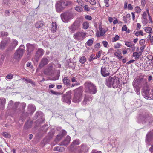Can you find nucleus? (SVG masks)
<instances>
[{"mask_svg": "<svg viewBox=\"0 0 153 153\" xmlns=\"http://www.w3.org/2000/svg\"><path fill=\"white\" fill-rule=\"evenodd\" d=\"M74 96L73 102L75 103L79 102L82 97L83 92V87L81 86L73 90Z\"/></svg>", "mask_w": 153, "mask_h": 153, "instance_id": "nucleus-1", "label": "nucleus"}, {"mask_svg": "<svg viewBox=\"0 0 153 153\" xmlns=\"http://www.w3.org/2000/svg\"><path fill=\"white\" fill-rule=\"evenodd\" d=\"M85 92L92 94H95L97 92V89L95 85L90 81H86L84 84Z\"/></svg>", "mask_w": 153, "mask_h": 153, "instance_id": "nucleus-2", "label": "nucleus"}, {"mask_svg": "<svg viewBox=\"0 0 153 153\" xmlns=\"http://www.w3.org/2000/svg\"><path fill=\"white\" fill-rule=\"evenodd\" d=\"M81 23V20L77 19L69 27L70 32L74 33L76 30H78L80 27Z\"/></svg>", "mask_w": 153, "mask_h": 153, "instance_id": "nucleus-3", "label": "nucleus"}, {"mask_svg": "<svg viewBox=\"0 0 153 153\" xmlns=\"http://www.w3.org/2000/svg\"><path fill=\"white\" fill-rule=\"evenodd\" d=\"M62 20L64 22H67L73 17V14L71 12H65L61 14Z\"/></svg>", "mask_w": 153, "mask_h": 153, "instance_id": "nucleus-4", "label": "nucleus"}, {"mask_svg": "<svg viewBox=\"0 0 153 153\" xmlns=\"http://www.w3.org/2000/svg\"><path fill=\"white\" fill-rule=\"evenodd\" d=\"M24 51V46L23 45H21L15 53L14 56V59H18L21 58L22 56Z\"/></svg>", "mask_w": 153, "mask_h": 153, "instance_id": "nucleus-5", "label": "nucleus"}, {"mask_svg": "<svg viewBox=\"0 0 153 153\" xmlns=\"http://www.w3.org/2000/svg\"><path fill=\"white\" fill-rule=\"evenodd\" d=\"M71 91L67 92L66 94H64L62 97V100L63 101L67 103L70 104L71 102Z\"/></svg>", "mask_w": 153, "mask_h": 153, "instance_id": "nucleus-6", "label": "nucleus"}, {"mask_svg": "<svg viewBox=\"0 0 153 153\" xmlns=\"http://www.w3.org/2000/svg\"><path fill=\"white\" fill-rule=\"evenodd\" d=\"M153 141V130L148 133L146 137V142L148 144L150 142Z\"/></svg>", "mask_w": 153, "mask_h": 153, "instance_id": "nucleus-7", "label": "nucleus"}, {"mask_svg": "<svg viewBox=\"0 0 153 153\" xmlns=\"http://www.w3.org/2000/svg\"><path fill=\"white\" fill-rule=\"evenodd\" d=\"M86 33L83 32L78 31L74 34V38H84L85 37Z\"/></svg>", "mask_w": 153, "mask_h": 153, "instance_id": "nucleus-8", "label": "nucleus"}, {"mask_svg": "<svg viewBox=\"0 0 153 153\" xmlns=\"http://www.w3.org/2000/svg\"><path fill=\"white\" fill-rule=\"evenodd\" d=\"M44 50L41 48H39L37 51L35 56V58L36 60L38 61L39 58L42 57L44 54Z\"/></svg>", "mask_w": 153, "mask_h": 153, "instance_id": "nucleus-9", "label": "nucleus"}, {"mask_svg": "<svg viewBox=\"0 0 153 153\" xmlns=\"http://www.w3.org/2000/svg\"><path fill=\"white\" fill-rule=\"evenodd\" d=\"M27 54L30 55L33 53L35 47L34 45L28 43L27 45Z\"/></svg>", "mask_w": 153, "mask_h": 153, "instance_id": "nucleus-10", "label": "nucleus"}, {"mask_svg": "<svg viewBox=\"0 0 153 153\" xmlns=\"http://www.w3.org/2000/svg\"><path fill=\"white\" fill-rule=\"evenodd\" d=\"M49 62L48 59L46 58H43L39 65V67L41 68L44 66L46 65Z\"/></svg>", "mask_w": 153, "mask_h": 153, "instance_id": "nucleus-11", "label": "nucleus"}, {"mask_svg": "<svg viewBox=\"0 0 153 153\" xmlns=\"http://www.w3.org/2000/svg\"><path fill=\"white\" fill-rule=\"evenodd\" d=\"M101 72L102 75L105 77L108 76L110 75L109 72L106 70V68L105 67H102Z\"/></svg>", "mask_w": 153, "mask_h": 153, "instance_id": "nucleus-12", "label": "nucleus"}, {"mask_svg": "<svg viewBox=\"0 0 153 153\" xmlns=\"http://www.w3.org/2000/svg\"><path fill=\"white\" fill-rule=\"evenodd\" d=\"M147 13L145 11L144 12L142 15V19L143 24L146 25L148 22L147 19Z\"/></svg>", "mask_w": 153, "mask_h": 153, "instance_id": "nucleus-13", "label": "nucleus"}, {"mask_svg": "<svg viewBox=\"0 0 153 153\" xmlns=\"http://www.w3.org/2000/svg\"><path fill=\"white\" fill-rule=\"evenodd\" d=\"M61 5L64 8L66 6L72 5L73 4L72 2L69 1H61Z\"/></svg>", "mask_w": 153, "mask_h": 153, "instance_id": "nucleus-14", "label": "nucleus"}, {"mask_svg": "<svg viewBox=\"0 0 153 153\" xmlns=\"http://www.w3.org/2000/svg\"><path fill=\"white\" fill-rule=\"evenodd\" d=\"M71 139L70 136H67L66 137L64 140L61 142L62 145L66 146L68 145L70 143Z\"/></svg>", "mask_w": 153, "mask_h": 153, "instance_id": "nucleus-15", "label": "nucleus"}, {"mask_svg": "<svg viewBox=\"0 0 153 153\" xmlns=\"http://www.w3.org/2000/svg\"><path fill=\"white\" fill-rule=\"evenodd\" d=\"M99 32L97 33L96 34V36L98 37L103 36L105 32V30L102 28L101 25L99 26Z\"/></svg>", "mask_w": 153, "mask_h": 153, "instance_id": "nucleus-16", "label": "nucleus"}, {"mask_svg": "<svg viewBox=\"0 0 153 153\" xmlns=\"http://www.w3.org/2000/svg\"><path fill=\"white\" fill-rule=\"evenodd\" d=\"M114 80V77H109L106 80V85L108 87H111L113 86V81Z\"/></svg>", "mask_w": 153, "mask_h": 153, "instance_id": "nucleus-17", "label": "nucleus"}, {"mask_svg": "<svg viewBox=\"0 0 153 153\" xmlns=\"http://www.w3.org/2000/svg\"><path fill=\"white\" fill-rule=\"evenodd\" d=\"M61 1H59L56 5V10L58 12H60V11L62 10L64 8L61 5Z\"/></svg>", "mask_w": 153, "mask_h": 153, "instance_id": "nucleus-18", "label": "nucleus"}, {"mask_svg": "<svg viewBox=\"0 0 153 153\" xmlns=\"http://www.w3.org/2000/svg\"><path fill=\"white\" fill-rule=\"evenodd\" d=\"M141 119L143 122H149L150 123L151 119V117L148 114H146L143 116L141 118Z\"/></svg>", "mask_w": 153, "mask_h": 153, "instance_id": "nucleus-19", "label": "nucleus"}, {"mask_svg": "<svg viewBox=\"0 0 153 153\" xmlns=\"http://www.w3.org/2000/svg\"><path fill=\"white\" fill-rule=\"evenodd\" d=\"M62 82L65 85L67 86H70L71 81L68 77H64L62 79Z\"/></svg>", "mask_w": 153, "mask_h": 153, "instance_id": "nucleus-20", "label": "nucleus"}, {"mask_svg": "<svg viewBox=\"0 0 153 153\" xmlns=\"http://www.w3.org/2000/svg\"><path fill=\"white\" fill-rule=\"evenodd\" d=\"M131 19V15L130 14H127L126 16H124L123 17V20L125 23H127L130 22Z\"/></svg>", "mask_w": 153, "mask_h": 153, "instance_id": "nucleus-21", "label": "nucleus"}, {"mask_svg": "<svg viewBox=\"0 0 153 153\" xmlns=\"http://www.w3.org/2000/svg\"><path fill=\"white\" fill-rule=\"evenodd\" d=\"M113 86L114 88H117L119 84V81L118 79L115 77H114V80L113 81Z\"/></svg>", "mask_w": 153, "mask_h": 153, "instance_id": "nucleus-22", "label": "nucleus"}, {"mask_svg": "<svg viewBox=\"0 0 153 153\" xmlns=\"http://www.w3.org/2000/svg\"><path fill=\"white\" fill-rule=\"evenodd\" d=\"M57 25L56 22H53L52 23L51 28V31L52 32H54L57 30Z\"/></svg>", "mask_w": 153, "mask_h": 153, "instance_id": "nucleus-23", "label": "nucleus"}, {"mask_svg": "<svg viewBox=\"0 0 153 153\" xmlns=\"http://www.w3.org/2000/svg\"><path fill=\"white\" fill-rule=\"evenodd\" d=\"M121 52L119 50H118L116 52L114 53V55L118 59H120L123 58V56L121 55Z\"/></svg>", "mask_w": 153, "mask_h": 153, "instance_id": "nucleus-24", "label": "nucleus"}, {"mask_svg": "<svg viewBox=\"0 0 153 153\" xmlns=\"http://www.w3.org/2000/svg\"><path fill=\"white\" fill-rule=\"evenodd\" d=\"M141 55L142 53H141V52H134L133 53V56L134 57L135 59H139L140 56Z\"/></svg>", "mask_w": 153, "mask_h": 153, "instance_id": "nucleus-25", "label": "nucleus"}, {"mask_svg": "<svg viewBox=\"0 0 153 153\" xmlns=\"http://www.w3.org/2000/svg\"><path fill=\"white\" fill-rule=\"evenodd\" d=\"M44 23L43 22L39 21L36 23L35 26L37 28H40L42 27Z\"/></svg>", "mask_w": 153, "mask_h": 153, "instance_id": "nucleus-26", "label": "nucleus"}, {"mask_svg": "<svg viewBox=\"0 0 153 153\" xmlns=\"http://www.w3.org/2000/svg\"><path fill=\"white\" fill-rule=\"evenodd\" d=\"M53 150L56 151L63 152L64 151L65 149L63 147L57 146L54 148Z\"/></svg>", "mask_w": 153, "mask_h": 153, "instance_id": "nucleus-27", "label": "nucleus"}, {"mask_svg": "<svg viewBox=\"0 0 153 153\" xmlns=\"http://www.w3.org/2000/svg\"><path fill=\"white\" fill-rule=\"evenodd\" d=\"M2 135L6 138H10L11 137L10 134L7 132H3L2 134Z\"/></svg>", "mask_w": 153, "mask_h": 153, "instance_id": "nucleus-28", "label": "nucleus"}, {"mask_svg": "<svg viewBox=\"0 0 153 153\" xmlns=\"http://www.w3.org/2000/svg\"><path fill=\"white\" fill-rule=\"evenodd\" d=\"M83 28L84 29H87L89 27V23L88 22H85L83 24Z\"/></svg>", "mask_w": 153, "mask_h": 153, "instance_id": "nucleus-29", "label": "nucleus"}, {"mask_svg": "<svg viewBox=\"0 0 153 153\" xmlns=\"http://www.w3.org/2000/svg\"><path fill=\"white\" fill-rule=\"evenodd\" d=\"M79 61L81 63L83 64L85 63V62H86V59L85 56H82L80 58Z\"/></svg>", "mask_w": 153, "mask_h": 153, "instance_id": "nucleus-30", "label": "nucleus"}, {"mask_svg": "<svg viewBox=\"0 0 153 153\" xmlns=\"http://www.w3.org/2000/svg\"><path fill=\"white\" fill-rule=\"evenodd\" d=\"M144 29L146 32L149 33H151L152 31V28L150 27H145Z\"/></svg>", "mask_w": 153, "mask_h": 153, "instance_id": "nucleus-31", "label": "nucleus"}, {"mask_svg": "<svg viewBox=\"0 0 153 153\" xmlns=\"http://www.w3.org/2000/svg\"><path fill=\"white\" fill-rule=\"evenodd\" d=\"M18 42L15 40H14L12 43H11V46L12 47V49H14L15 47L17 45Z\"/></svg>", "mask_w": 153, "mask_h": 153, "instance_id": "nucleus-32", "label": "nucleus"}, {"mask_svg": "<svg viewBox=\"0 0 153 153\" xmlns=\"http://www.w3.org/2000/svg\"><path fill=\"white\" fill-rule=\"evenodd\" d=\"M125 45H126L127 47H132L133 46V45H134L132 43L128 42V41H125Z\"/></svg>", "mask_w": 153, "mask_h": 153, "instance_id": "nucleus-33", "label": "nucleus"}, {"mask_svg": "<svg viewBox=\"0 0 153 153\" xmlns=\"http://www.w3.org/2000/svg\"><path fill=\"white\" fill-rule=\"evenodd\" d=\"M93 43V41L91 39H89L86 42V45L88 46H91L92 45Z\"/></svg>", "mask_w": 153, "mask_h": 153, "instance_id": "nucleus-34", "label": "nucleus"}, {"mask_svg": "<svg viewBox=\"0 0 153 153\" xmlns=\"http://www.w3.org/2000/svg\"><path fill=\"white\" fill-rule=\"evenodd\" d=\"M97 59L96 56H95V54H91L89 59V61H91L92 60L95 59Z\"/></svg>", "mask_w": 153, "mask_h": 153, "instance_id": "nucleus-35", "label": "nucleus"}, {"mask_svg": "<svg viewBox=\"0 0 153 153\" xmlns=\"http://www.w3.org/2000/svg\"><path fill=\"white\" fill-rule=\"evenodd\" d=\"M13 75L11 73L9 74L6 76V79H11L13 77Z\"/></svg>", "mask_w": 153, "mask_h": 153, "instance_id": "nucleus-36", "label": "nucleus"}, {"mask_svg": "<svg viewBox=\"0 0 153 153\" xmlns=\"http://www.w3.org/2000/svg\"><path fill=\"white\" fill-rule=\"evenodd\" d=\"M6 100L5 99H2L1 101V105L2 108H4V106L5 104Z\"/></svg>", "mask_w": 153, "mask_h": 153, "instance_id": "nucleus-37", "label": "nucleus"}, {"mask_svg": "<svg viewBox=\"0 0 153 153\" xmlns=\"http://www.w3.org/2000/svg\"><path fill=\"white\" fill-rule=\"evenodd\" d=\"M135 10L136 13H139L142 10L139 6H137L135 8Z\"/></svg>", "mask_w": 153, "mask_h": 153, "instance_id": "nucleus-38", "label": "nucleus"}, {"mask_svg": "<svg viewBox=\"0 0 153 153\" xmlns=\"http://www.w3.org/2000/svg\"><path fill=\"white\" fill-rule=\"evenodd\" d=\"M152 59H149L148 58H147V59H149L148 61H146V62H149V65L150 66H152L153 67V59L152 57Z\"/></svg>", "mask_w": 153, "mask_h": 153, "instance_id": "nucleus-39", "label": "nucleus"}, {"mask_svg": "<svg viewBox=\"0 0 153 153\" xmlns=\"http://www.w3.org/2000/svg\"><path fill=\"white\" fill-rule=\"evenodd\" d=\"M79 143L80 142L79 140H76L72 142V144L74 145H78Z\"/></svg>", "mask_w": 153, "mask_h": 153, "instance_id": "nucleus-40", "label": "nucleus"}, {"mask_svg": "<svg viewBox=\"0 0 153 153\" xmlns=\"http://www.w3.org/2000/svg\"><path fill=\"white\" fill-rule=\"evenodd\" d=\"M1 36L3 37H5L8 35V33L7 32L2 31L1 33Z\"/></svg>", "mask_w": 153, "mask_h": 153, "instance_id": "nucleus-41", "label": "nucleus"}, {"mask_svg": "<svg viewBox=\"0 0 153 153\" xmlns=\"http://www.w3.org/2000/svg\"><path fill=\"white\" fill-rule=\"evenodd\" d=\"M75 9L76 11L80 12L82 10L83 8L80 7H75Z\"/></svg>", "mask_w": 153, "mask_h": 153, "instance_id": "nucleus-42", "label": "nucleus"}, {"mask_svg": "<svg viewBox=\"0 0 153 153\" xmlns=\"http://www.w3.org/2000/svg\"><path fill=\"white\" fill-rule=\"evenodd\" d=\"M50 92L52 94L55 95H60L62 94L61 93L56 92L52 90H51Z\"/></svg>", "mask_w": 153, "mask_h": 153, "instance_id": "nucleus-43", "label": "nucleus"}, {"mask_svg": "<svg viewBox=\"0 0 153 153\" xmlns=\"http://www.w3.org/2000/svg\"><path fill=\"white\" fill-rule=\"evenodd\" d=\"M80 85V84L79 82H76L75 83L72 84L70 87L71 88H72L75 86H79V85Z\"/></svg>", "mask_w": 153, "mask_h": 153, "instance_id": "nucleus-44", "label": "nucleus"}, {"mask_svg": "<svg viewBox=\"0 0 153 153\" xmlns=\"http://www.w3.org/2000/svg\"><path fill=\"white\" fill-rule=\"evenodd\" d=\"M149 92L148 90H144L143 91V95H145V96L146 97H148Z\"/></svg>", "mask_w": 153, "mask_h": 153, "instance_id": "nucleus-45", "label": "nucleus"}, {"mask_svg": "<svg viewBox=\"0 0 153 153\" xmlns=\"http://www.w3.org/2000/svg\"><path fill=\"white\" fill-rule=\"evenodd\" d=\"M122 30L123 31H126L128 33H129V31H127V27L126 25H124L123 26L122 28Z\"/></svg>", "mask_w": 153, "mask_h": 153, "instance_id": "nucleus-46", "label": "nucleus"}, {"mask_svg": "<svg viewBox=\"0 0 153 153\" xmlns=\"http://www.w3.org/2000/svg\"><path fill=\"white\" fill-rule=\"evenodd\" d=\"M89 2L92 5H94L96 3V2L95 0H89Z\"/></svg>", "mask_w": 153, "mask_h": 153, "instance_id": "nucleus-47", "label": "nucleus"}, {"mask_svg": "<svg viewBox=\"0 0 153 153\" xmlns=\"http://www.w3.org/2000/svg\"><path fill=\"white\" fill-rule=\"evenodd\" d=\"M104 2L105 4V6L106 7H108L109 6V0H105Z\"/></svg>", "mask_w": 153, "mask_h": 153, "instance_id": "nucleus-48", "label": "nucleus"}, {"mask_svg": "<svg viewBox=\"0 0 153 153\" xmlns=\"http://www.w3.org/2000/svg\"><path fill=\"white\" fill-rule=\"evenodd\" d=\"M5 45L6 43H4L3 42H2L0 45L1 48L2 49L4 48Z\"/></svg>", "mask_w": 153, "mask_h": 153, "instance_id": "nucleus-49", "label": "nucleus"}, {"mask_svg": "<svg viewBox=\"0 0 153 153\" xmlns=\"http://www.w3.org/2000/svg\"><path fill=\"white\" fill-rule=\"evenodd\" d=\"M20 105H21V104L19 102H17L15 103L14 104V108L16 109L17 108H18V106Z\"/></svg>", "mask_w": 153, "mask_h": 153, "instance_id": "nucleus-50", "label": "nucleus"}, {"mask_svg": "<svg viewBox=\"0 0 153 153\" xmlns=\"http://www.w3.org/2000/svg\"><path fill=\"white\" fill-rule=\"evenodd\" d=\"M85 19L88 20H91L92 19V17L89 15H86L85 16Z\"/></svg>", "mask_w": 153, "mask_h": 153, "instance_id": "nucleus-51", "label": "nucleus"}, {"mask_svg": "<svg viewBox=\"0 0 153 153\" xmlns=\"http://www.w3.org/2000/svg\"><path fill=\"white\" fill-rule=\"evenodd\" d=\"M114 50L113 48L109 49L108 51V53H114Z\"/></svg>", "mask_w": 153, "mask_h": 153, "instance_id": "nucleus-52", "label": "nucleus"}, {"mask_svg": "<svg viewBox=\"0 0 153 153\" xmlns=\"http://www.w3.org/2000/svg\"><path fill=\"white\" fill-rule=\"evenodd\" d=\"M29 83L31 84L33 86H34L36 85L35 83L31 79H30Z\"/></svg>", "mask_w": 153, "mask_h": 153, "instance_id": "nucleus-53", "label": "nucleus"}, {"mask_svg": "<svg viewBox=\"0 0 153 153\" xmlns=\"http://www.w3.org/2000/svg\"><path fill=\"white\" fill-rule=\"evenodd\" d=\"M102 52V50L98 52L96 54V57H97L98 58H99L100 56L101 55V53Z\"/></svg>", "mask_w": 153, "mask_h": 153, "instance_id": "nucleus-54", "label": "nucleus"}, {"mask_svg": "<svg viewBox=\"0 0 153 153\" xmlns=\"http://www.w3.org/2000/svg\"><path fill=\"white\" fill-rule=\"evenodd\" d=\"M84 8L87 11H88L90 10V8L87 5H85L84 6Z\"/></svg>", "mask_w": 153, "mask_h": 153, "instance_id": "nucleus-55", "label": "nucleus"}, {"mask_svg": "<svg viewBox=\"0 0 153 153\" xmlns=\"http://www.w3.org/2000/svg\"><path fill=\"white\" fill-rule=\"evenodd\" d=\"M145 42V40L144 39H141L139 42V43L140 45H143Z\"/></svg>", "mask_w": 153, "mask_h": 153, "instance_id": "nucleus-56", "label": "nucleus"}, {"mask_svg": "<svg viewBox=\"0 0 153 153\" xmlns=\"http://www.w3.org/2000/svg\"><path fill=\"white\" fill-rule=\"evenodd\" d=\"M71 82L73 83L76 82L77 81V78L75 77H73L71 79Z\"/></svg>", "mask_w": 153, "mask_h": 153, "instance_id": "nucleus-57", "label": "nucleus"}, {"mask_svg": "<svg viewBox=\"0 0 153 153\" xmlns=\"http://www.w3.org/2000/svg\"><path fill=\"white\" fill-rule=\"evenodd\" d=\"M102 43L103 44V45L106 48L107 47V45H108V42L107 41H103L102 42Z\"/></svg>", "mask_w": 153, "mask_h": 153, "instance_id": "nucleus-58", "label": "nucleus"}, {"mask_svg": "<svg viewBox=\"0 0 153 153\" xmlns=\"http://www.w3.org/2000/svg\"><path fill=\"white\" fill-rule=\"evenodd\" d=\"M145 47V45H142L140 48V52H141V53H142V52H143V50Z\"/></svg>", "mask_w": 153, "mask_h": 153, "instance_id": "nucleus-59", "label": "nucleus"}, {"mask_svg": "<svg viewBox=\"0 0 153 153\" xmlns=\"http://www.w3.org/2000/svg\"><path fill=\"white\" fill-rule=\"evenodd\" d=\"M3 2L6 5H8L10 4V1L8 0H4Z\"/></svg>", "mask_w": 153, "mask_h": 153, "instance_id": "nucleus-60", "label": "nucleus"}, {"mask_svg": "<svg viewBox=\"0 0 153 153\" xmlns=\"http://www.w3.org/2000/svg\"><path fill=\"white\" fill-rule=\"evenodd\" d=\"M22 80H25V81H26V82H27L29 83V80L30 79H28L27 78H25L23 77V78H22Z\"/></svg>", "mask_w": 153, "mask_h": 153, "instance_id": "nucleus-61", "label": "nucleus"}, {"mask_svg": "<svg viewBox=\"0 0 153 153\" xmlns=\"http://www.w3.org/2000/svg\"><path fill=\"white\" fill-rule=\"evenodd\" d=\"M66 131L65 130H62V132L61 135L62 136H64V135H65L67 134Z\"/></svg>", "mask_w": 153, "mask_h": 153, "instance_id": "nucleus-62", "label": "nucleus"}, {"mask_svg": "<svg viewBox=\"0 0 153 153\" xmlns=\"http://www.w3.org/2000/svg\"><path fill=\"white\" fill-rule=\"evenodd\" d=\"M146 2L145 0H141V4L142 6L144 7L146 4Z\"/></svg>", "mask_w": 153, "mask_h": 153, "instance_id": "nucleus-63", "label": "nucleus"}, {"mask_svg": "<svg viewBox=\"0 0 153 153\" xmlns=\"http://www.w3.org/2000/svg\"><path fill=\"white\" fill-rule=\"evenodd\" d=\"M95 48H99L100 47V44L99 43H97L94 46Z\"/></svg>", "mask_w": 153, "mask_h": 153, "instance_id": "nucleus-64", "label": "nucleus"}]
</instances>
